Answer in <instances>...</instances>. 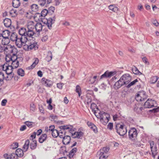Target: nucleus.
Masks as SVG:
<instances>
[{"label": "nucleus", "instance_id": "obj_49", "mask_svg": "<svg viewBox=\"0 0 159 159\" xmlns=\"http://www.w3.org/2000/svg\"><path fill=\"white\" fill-rule=\"evenodd\" d=\"M138 82V80L137 79H136L134 80L133 81L130 82L129 84L128 85H127L126 87L128 88H129L131 86L134 85L135 83Z\"/></svg>", "mask_w": 159, "mask_h": 159}, {"label": "nucleus", "instance_id": "obj_23", "mask_svg": "<svg viewBox=\"0 0 159 159\" xmlns=\"http://www.w3.org/2000/svg\"><path fill=\"white\" fill-rule=\"evenodd\" d=\"M83 134V133L81 131L79 132H75L74 133V134L72 136L74 138H80V137H82Z\"/></svg>", "mask_w": 159, "mask_h": 159}, {"label": "nucleus", "instance_id": "obj_47", "mask_svg": "<svg viewBox=\"0 0 159 159\" xmlns=\"http://www.w3.org/2000/svg\"><path fill=\"white\" fill-rule=\"evenodd\" d=\"M39 4L41 6H43L46 2V0H38Z\"/></svg>", "mask_w": 159, "mask_h": 159}, {"label": "nucleus", "instance_id": "obj_45", "mask_svg": "<svg viewBox=\"0 0 159 159\" xmlns=\"http://www.w3.org/2000/svg\"><path fill=\"white\" fill-rule=\"evenodd\" d=\"M76 92L78 93L79 97L80 96L81 94V88L79 85L76 86Z\"/></svg>", "mask_w": 159, "mask_h": 159}, {"label": "nucleus", "instance_id": "obj_10", "mask_svg": "<svg viewBox=\"0 0 159 159\" xmlns=\"http://www.w3.org/2000/svg\"><path fill=\"white\" fill-rule=\"evenodd\" d=\"M137 133L136 129L134 128H131L129 131V138L131 140H134L137 136Z\"/></svg>", "mask_w": 159, "mask_h": 159}, {"label": "nucleus", "instance_id": "obj_46", "mask_svg": "<svg viewBox=\"0 0 159 159\" xmlns=\"http://www.w3.org/2000/svg\"><path fill=\"white\" fill-rule=\"evenodd\" d=\"M102 111H100V110H96V109L93 111V113L97 118H99V116H100L101 114L100 113Z\"/></svg>", "mask_w": 159, "mask_h": 159}, {"label": "nucleus", "instance_id": "obj_61", "mask_svg": "<svg viewBox=\"0 0 159 159\" xmlns=\"http://www.w3.org/2000/svg\"><path fill=\"white\" fill-rule=\"evenodd\" d=\"M150 148L151 149V151H152V149H154V148L155 147V146H154V142L153 141L151 142L150 143Z\"/></svg>", "mask_w": 159, "mask_h": 159}, {"label": "nucleus", "instance_id": "obj_37", "mask_svg": "<svg viewBox=\"0 0 159 159\" xmlns=\"http://www.w3.org/2000/svg\"><path fill=\"white\" fill-rule=\"evenodd\" d=\"M72 128L73 126L70 125H62L60 127V128L63 129L64 131L65 129H72Z\"/></svg>", "mask_w": 159, "mask_h": 159}, {"label": "nucleus", "instance_id": "obj_53", "mask_svg": "<svg viewBox=\"0 0 159 159\" xmlns=\"http://www.w3.org/2000/svg\"><path fill=\"white\" fill-rule=\"evenodd\" d=\"M92 130H93L94 132L96 133L97 132V129L96 127L94 125H92V126L90 128Z\"/></svg>", "mask_w": 159, "mask_h": 159}, {"label": "nucleus", "instance_id": "obj_12", "mask_svg": "<svg viewBox=\"0 0 159 159\" xmlns=\"http://www.w3.org/2000/svg\"><path fill=\"white\" fill-rule=\"evenodd\" d=\"M120 78L124 84L126 85L128 84L131 80V77L128 74H124Z\"/></svg>", "mask_w": 159, "mask_h": 159}, {"label": "nucleus", "instance_id": "obj_30", "mask_svg": "<svg viewBox=\"0 0 159 159\" xmlns=\"http://www.w3.org/2000/svg\"><path fill=\"white\" fill-rule=\"evenodd\" d=\"M39 62V60L37 58H36L32 64L29 67L30 69H33L37 65Z\"/></svg>", "mask_w": 159, "mask_h": 159}, {"label": "nucleus", "instance_id": "obj_32", "mask_svg": "<svg viewBox=\"0 0 159 159\" xmlns=\"http://www.w3.org/2000/svg\"><path fill=\"white\" fill-rule=\"evenodd\" d=\"M10 14L12 17H15L17 15V11L16 9H12L10 11Z\"/></svg>", "mask_w": 159, "mask_h": 159}, {"label": "nucleus", "instance_id": "obj_11", "mask_svg": "<svg viewBox=\"0 0 159 159\" xmlns=\"http://www.w3.org/2000/svg\"><path fill=\"white\" fill-rule=\"evenodd\" d=\"M56 19L55 16H54L52 18H49L48 19L46 20V22L45 23L44 22L45 24H46L47 25L49 29L51 30L52 28V24L54 23L55 21V20Z\"/></svg>", "mask_w": 159, "mask_h": 159}, {"label": "nucleus", "instance_id": "obj_17", "mask_svg": "<svg viewBox=\"0 0 159 159\" xmlns=\"http://www.w3.org/2000/svg\"><path fill=\"white\" fill-rule=\"evenodd\" d=\"M52 136L54 138H57L58 136H59L60 138L63 137V136L61 135V134H62V132L58 133L57 130L55 129L52 131L51 132Z\"/></svg>", "mask_w": 159, "mask_h": 159}, {"label": "nucleus", "instance_id": "obj_51", "mask_svg": "<svg viewBox=\"0 0 159 159\" xmlns=\"http://www.w3.org/2000/svg\"><path fill=\"white\" fill-rule=\"evenodd\" d=\"M18 146V143H13L11 145V148L12 149H15Z\"/></svg>", "mask_w": 159, "mask_h": 159}, {"label": "nucleus", "instance_id": "obj_19", "mask_svg": "<svg viewBox=\"0 0 159 159\" xmlns=\"http://www.w3.org/2000/svg\"><path fill=\"white\" fill-rule=\"evenodd\" d=\"M3 23L5 26L9 27L11 25V20L8 18H5L3 20Z\"/></svg>", "mask_w": 159, "mask_h": 159}, {"label": "nucleus", "instance_id": "obj_24", "mask_svg": "<svg viewBox=\"0 0 159 159\" xmlns=\"http://www.w3.org/2000/svg\"><path fill=\"white\" fill-rule=\"evenodd\" d=\"M12 4L14 7L17 8L20 6V3L19 0H13Z\"/></svg>", "mask_w": 159, "mask_h": 159}, {"label": "nucleus", "instance_id": "obj_13", "mask_svg": "<svg viewBox=\"0 0 159 159\" xmlns=\"http://www.w3.org/2000/svg\"><path fill=\"white\" fill-rule=\"evenodd\" d=\"M115 74H116V72L115 71H109L107 70L101 76L100 79L101 80L103 78H110L114 75Z\"/></svg>", "mask_w": 159, "mask_h": 159}, {"label": "nucleus", "instance_id": "obj_3", "mask_svg": "<svg viewBox=\"0 0 159 159\" xmlns=\"http://www.w3.org/2000/svg\"><path fill=\"white\" fill-rule=\"evenodd\" d=\"M37 43V42L31 40H28H28L24 43L25 44L24 45V48H24V49L27 50H32L34 48L35 50L38 48Z\"/></svg>", "mask_w": 159, "mask_h": 159}, {"label": "nucleus", "instance_id": "obj_4", "mask_svg": "<svg viewBox=\"0 0 159 159\" xmlns=\"http://www.w3.org/2000/svg\"><path fill=\"white\" fill-rule=\"evenodd\" d=\"M116 129L117 133L120 135L123 136L127 132V129L123 125L117 124L116 126Z\"/></svg>", "mask_w": 159, "mask_h": 159}, {"label": "nucleus", "instance_id": "obj_6", "mask_svg": "<svg viewBox=\"0 0 159 159\" xmlns=\"http://www.w3.org/2000/svg\"><path fill=\"white\" fill-rule=\"evenodd\" d=\"M145 92L143 91L139 92L135 97V99L137 101H142L147 98Z\"/></svg>", "mask_w": 159, "mask_h": 159}, {"label": "nucleus", "instance_id": "obj_43", "mask_svg": "<svg viewBox=\"0 0 159 159\" xmlns=\"http://www.w3.org/2000/svg\"><path fill=\"white\" fill-rule=\"evenodd\" d=\"M109 150V148L104 147L102 149H101L100 150V152H103L104 154L107 155V153Z\"/></svg>", "mask_w": 159, "mask_h": 159}, {"label": "nucleus", "instance_id": "obj_33", "mask_svg": "<svg viewBox=\"0 0 159 159\" xmlns=\"http://www.w3.org/2000/svg\"><path fill=\"white\" fill-rule=\"evenodd\" d=\"M132 70L133 73L136 75H140L142 74V73L140 72L136 68V67L135 66L132 68Z\"/></svg>", "mask_w": 159, "mask_h": 159}, {"label": "nucleus", "instance_id": "obj_54", "mask_svg": "<svg viewBox=\"0 0 159 159\" xmlns=\"http://www.w3.org/2000/svg\"><path fill=\"white\" fill-rule=\"evenodd\" d=\"M150 111L155 113L159 112V107L150 110Z\"/></svg>", "mask_w": 159, "mask_h": 159}, {"label": "nucleus", "instance_id": "obj_40", "mask_svg": "<svg viewBox=\"0 0 159 159\" xmlns=\"http://www.w3.org/2000/svg\"><path fill=\"white\" fill-rule=\"evenodd\" d=\"M99 152V159H106L108 157V156L106 154H104L103 152Z\"/></svg>", "mask_w": 159, "mask_h": 159}, {"label": "nucleus", "instance_id": "obj_42", "mask_svg": "<svg viewBox=\"0 0 159 159\" xmlns=\"http://www.w3.org/2000/svg\"><path fill=\"white\" fill-rule=\"evenodd\" d=\"M11 55H6V57L5 60L6 61V62L5 63H7L8 64V63H10L11 62Z\"/></svg>", "mask_w": 159, "mask_h": 159}, {"label": "nucleus", "instance_id": "obj_1", "mask_svg": "<svg viewBox=\"0 0 159 159\" xmlns=\"http://www.w3.org/2000/svg\"><path fill=\"white\" fill-rule=\"evenodd\" d=\"M42 24L40 23H37L36 24L32 21H30L27 24L26 28L22 27L20 30V33L21 34H25L28 37H32L33 36H36V34L34 30L38 33V35L40 34L39 32L42 31L43 27Z\"/></svg>", "mask_w": 159, "mask_h": 159}, {"label": "nucleus", "instance_id": "obj_21", "mask_svg": "<svg viewBox=\"0 0 159 159\" xmlns=\"http://www.w3.org/2000/svg\"><path fill=\"white\" fill-rule=\"evenodd\" d=\"M10 65L12 66L13 68H17L19 66V60H16L15 61H12L10 63Z\"/></svg>", "mask_w": 159, "mask_h": 159}, {"label": "nucleus", "instance_id": "obj_28", "mask_svg": "<svg viewBox=\"0 0 159 159\" xmlns=\"http://www.w3.org/2000/svg\"><path fill=\"white\" fill-rule=\"evenodd\" d=\"M55 10V7H53L51 6L49 7L47 10L48 14L50 15H52L54 12Z\"/></svg>", "mask_w": 159, "mask_h": 159}, {"label": "nucleus", "instance_id": "obj_56", "mask_svg": "<svg viewBox=\"0 0 159 159\" xmlns=\"http://www.w3.org/2000/svg\"><path fill=\"white\" fill-rule=\"evenodd\" d=\"M107 86V85L103 83L102 84L99 86V87L102 89L105 90L106 89V88Z\"/></svg>", "mask_w": 159, "mask_h": 159}, {"label": "nucleus", "instance_id": "obj_62", "mask_svg": "<svg viewBox=\"0 0 159 159\" xmlns=\"http://www.w3.org/2000/svg\"><path fill=\"white\" fill-rule=\"evenodd\" d=\"M7 102V100L6 99H4L3 100L1 103V105L2 106H5L6 105V103Z\"/></svg>", "mask_w": 159, "mask_h": 159}, {"label": "nucleus", "instance_id": "obj_8", "mask_svg": "<svg viewBox=\"0 0 159 159\" xmlns=\"http://www.w3.org/2000/svg\"><path fill=\"white\" fill-rule=\"evenodd\" d=\"M10 32L7 30H6L3 31L2 33V34L3 36V39L2 40V43L6 44L8 43L9 40L8 37L10 35Z\"/></svg>", "mask_w": 159, "mask_h": 159}, {"label": "nucleus", "instance_id": "obj_2", "mask_svg": "<svg viewBox=\"0 0 159 159\" xmlns=\"http://www.w3.org/2000/svg\"><path fill=\"white\" fill-rule=\"evenodd\" d=\"M21 29V28L19 31V33L20 36H18L15 33H12L10 36L11 40L12 41H15L16 46L19 48H21L23 43H25L28 40V36L26 35V33L21 34L20 32Z\"/></svg>", "mask_w": 159, "mask_h": 159}, {"label": "nucleus", "instance_id": "obj_16", "mask_svg": "<svg viewBox=\"0 0 159 159\" xmlns=\"http://www.w3.org/2000/svg\"><path fill=\"white\" fill-rule=\"evenodd\" d=\"M61 138L63 139L62 142L64 144L67 145L69 143L70 140V137L69 136H63V137Z\"/></svg>", "mask_w": 159, "mask_h": 159}, {"label": "nucleus", "instance_id": "obj_39", "mask_svg": "<svg viewBox=\"0 0 159 159\" xmlns=\"http://www.w3.org/2000/svg\"><path fill=\"white\" fill-rule=\"evenodd\" d=\"M9 156L11 159H18L19 157L15 152L11 153Z\"/></svg>", "mask_w": 159, "mask_h": 159}, {"label": "nucleus", "instance_id": "obj_38", "mask_svg": "<svg viewBox=\"0 0 159 159\" xmlns=\"http://www.w3.org/2000/svg\"><path fill=\"white\" fill-rule=\"evenodd\" d=\"M5 79V77L4 73L0 72V84L2 85L3 83V80Z\"/></svg>", "mask_w": 159, "mask_h": 159}, {"label": "nucleus", "instance_id": "obj_44", "mask_svg": "<svg viewBox=\"0 0 159 159\" xmlns=\"http://www.w3.org/2000/svg\"><path fill=\"white\" fill-rule=\"evenodd\" d=\"M7 74V77L6 78L5 77V79L7 80H11L13 78L14 75V73Z\"/></svg>", "mask_w": 159, "mask_h": 159}, {"label": "nucleus", "instance_id": "obj_31", "mask_svg": "<svg viewBox=\"0 0 159 159\" xmlns=\"http://www.w3.org/2000/svg\"><path fill=\"white\" fill-rule=\"evenodd\" d=\"M30 143V140L29 139H27L25 141V143L23 147L25 151H27L28 148Z\"/></svg>", "mask_w": 159, "mask_h": 159}, {"label": "nucleus", "instance_id": "obj_18", "mask_svg": "<svg viewBox=\"0 0 159 159\" xmlns=\"http://www.w3.org/2000/svg\"><path fill=\"white\" fill-rule=\"evenodd\" d=\"M77 150V149L76 148H73L70 151L68 155L69 158L71 159L73 158Z\"/></svg>", "mask_w": 159, "mask_h": 159}, {"label": "nucleus", "instance_id": "obj_36", "mask_svg": "<svg viewBox=\"0 0 159 159\" xmlns=\"http://www.w3.org/2000/svg\"><path fill=\"white\" fill-rule=\"evenodd\" d=\"M157 148L155 146L154 148V149H152V151H151L152 152V157L154 159L155 158L156 155H157L158 153V152H157Z\"/></svg>", "mask_w": 159, "mask_h": 159}, {"label": "nucleus", "instance_id": "obj_35", "mask_svg": "<svg viewBox=\"0 0 159 159\" xmlns=\"http://www.w3.org/2000/svg\"><path fill=\"white\" fill-rule=\"evenodd\" d=\"M31 9L32 11L36 12L38 10V5L35 4H33L31 6Z\"/></svg>", "mask_w": 159, "mask_h": 159}, {"label": "nucleus", "instance_id": "obj_7", "mask_svg": "<svg viewBox=\"0 0 159 159\" xmlns=\"http://www.w3.org/2000/svg\"><path fill=\"white\" fill-rule=\"evenodd\" d=\"M156 102L151 99H148L145 102L144 107L145 108H150L153 107H157Z\"/></svg>", "mask_w": 159, "mask_h": 159}, {"label": "nucleus", "instance_id": "obj_34", "mask_svg": "<svg viewBox=\"0 0 159 159\" xmlns=\"http://www.w3.org/2000/svg\"><path fill=\"white\" fill-rule=\"evenodd\" d=\"M37 146L36 141L35 140L33 141L30 144V148L31 149H35Z\"/></svg>", "mask_w": 159, "mask_h": 159}, {"label": "nucleus", "instance_id": "obj_9", "mask_svg": "<svg viewBox=\"0 0 159 159\" xmlns=\"http://www.w3.org/2000/svg\"><path fill=\"white\" fill-rule=\"evenodd\" d=\"M13 69L12 66L9 63H5L2 67V69L6 71L7 74L13 73H12V69Z\"/></svg>", "mask_w": 159, "mask_h": 159}, {"label": "nucleus", "instance_id": "obj_20", "mask_svg": "<svg viewBox=\"0 0 159 159\" xmlns=\"http://www.w3.org/2000/svg\"><path fill=\"white\" fill-rule=\"evenodd\" d=\"M47 139V135L46 134H42L39 138V141L40 143H42Z\"/></svg>", "mask_w": 159, "mask_h": 159}, {"label": "nucleus", "instance_id": "obj_25", "mask_svg": "<svg viewBox=\"0 0 159 159\" xmlns=\"http://www.w3.org/2000/svg\"><path fill=\"white\" fill-rule=\"evenodd\" d=\"M52 54L50 51H49L48 52L47 56L46 57V59L48 62L50 61L52 58Z\"/></svg>", "mask_w": 159, "mask_h": 159}, {"label": "nucleus", "instance_id": "obj_52", "mask_svg": "<svg viewBox=\"0 0 159 159\" xmlns=\"http://www.w3.org/2000/svg\"><path fill=\"white\" fill-rule=\"evenodd\" d=\"M96 105L93 103H92L91 104L90 106V108L92 109V111L93 112L95 110L96 108Z\"/></svg>", "mask_w": 159, "mask_h": 159}, {"label": "nucleus", "instance_id": "obj_55", "mask_svg": "<svg viewBox=\"0 0 159 159\" xmlns=\"http://www.w3.org/2000/svg\"><path fill=\"white\" fill-rule=\"evenodd\" d=\"M32 122L30 121H26L25 122V125L29 127H32Z\"/></svg>", "mask_w": 159, "mask_h": 159}, {"label": "nucleus", "instance_id": "obj_58", "mask_svg": "<svg viewBox=\"0 0 159 159\" xmlns=\"http://www.w3.org/2000/svg\"><path fill=\"white\" fill-rule=\"evenodd\" d=\"M64 84L62 83H59L57 84V87L60 89H61Z\"/></svg>", "mask_w": 159, "mask_h": 159}, {"label": "nucleus", "instance_id": "obj_14", "mask_svg": "<svg viewBox=\"0 0 159 159\" xmlns=\"http://www.w3.org/2000/svg\"><path fill=\"white\" fill-rule=\"evenodd\" d=\"M122 79L120 78V79L117 81L113 85V87L114 89L117 90L120 88L122 86L125 85L122 80Z\"/></svg>", "mask_w": 159, "mask_h": 159}, {"label": "nucleus", "instance_id": "obj_27", "mask_svg": "<svg viewBox=\"0 0 159 159\" xmlns=\"http://www.w3.org/2000/svg\"><path fill=\"white\" fill-rule=\"evenodd\" d=\"M159 77L157 76L152 77L150 79V82L151 84L155 83L158 80Z\"/></svg>", "mask_w": 159, "mask_h": 159}, {"label": "nucleus", "instance_id": "obj_57", "mask_svg": "<svg viewBox=\"0 0 159 159\" xmlns=\"http://www.w3.org/2000/svg\"><path fill=\"white\" fill-rule=\"evenodd\" d=\"M152 22L153 24L155 26H158L159 23L157 20L153 19L152 20Z\"/></svg>", "mask_w": 159, "mask_h": 159}, {"label": "nucleus", "instance_id": "obj_64", "mask_svg": "<svg viewBox=\"0 0 159 159\" xmlns=\"http://www.w3.org/2000/svg\"><path fill=\"white\" fill-rule=\"evenodd\" d=\"M97 78V76H94L93 78H91L90 79V80H92V81L91 82L92 84H93L96 81V79Z\"/></svg>", "mask_w": 159, "mask_h": 159}, {"label": "nucleus", "instance_id": "obj_50", "mask_svg": "<svg viewBox=\"0 0 159 159\" xmlns=\"http://www.w3.org/2000/svg\"><path fill=\"white\" fill-rule=\"evenodd\" d=\"M7 49V48L5 47L3 45H0V53L5 52Z\"/></svg>", "mask_w": 159, "mask_h": 159}, {"label": "nucleus", "instance_id": "obj_22", "mask_svg": "<svg viewBox=\"0 0 159 159\" xmlns=\"http://www.w3.org/2000/svg\"><path fill=\"white\" fill-rule=\"evenodd\" d=\"M15 153L18 155L19 157H21L24 155L23 150L20 149L18 148L16 150Z\"/></svg>", "mask_w": 159, "mask_h": 159}, {"label": "nucleus", "instance_id": "obj_41", "mask_svg": "<svg viewBox=\"0 0 159 159\" xmlns=\"http://www.w3.org/2000/svg\"><path fill=\"white\" fill-rule=\"evenodd\" d=\"M17 74L20 76H23L25 75L24 70L20 68L17 71Z\"/></svg>", "mask_w": 159, "mask_h": 159}, {"label": "nucleus", "instance_id": "obj_26", "mask_svg": "<svg viewBox=\"0 0 159 159\" xmlns=\"http://www.w3.org/2000/svg\"><path fill=\"white\" fill-rule=\"evenodd\" d=\"M109 8L110 10L115 12H116L118 10V8L114 5H111L109 6Z\"/></svg>", "mask_w": 159, "mask_h": 159}, {"label": "nucleus", "instance_id": "obj_29", "mask_svg": "<svg viewBox=\"0 0 159 159\" xmlns=\"http://www.w3.org/2000/svg\"><path fill=\"white\" fill-rule=\"evenodd\" d=\"M48 12L47 10L44 9L42 11L41 14L39 13H38L37 14H39V16L44 17L46 15H47V14H48Z\"/></svg>", "mask_w": 159, "mask_h": 159}, {"label": "nucleus", "instance_id": "obj_63", "mask_svg": "<svg viewBox=\"0 0 159 159\" xmlns=\"http://www.w3.org/2000/svg\"><path fill=\"white\" fill-rule=\"evenodd\" d=\"M30 109L31 110L34 111L35 110V106L33 104H30Z\"/></svg>", "mask_w": 159, "mask_h": 159}, {"label": "nucleus", "instance_id": "obj_60", "mask_svg": "<svg viewBox=\"0 0 159 159\" xmlns=\"http://www.w3.org/2000/svg\"><path fill=\"white\" fill-rule=\"evenodd\" d=\"M107 128L110 130H111L113 127V124L111 123H109L107 126Z\"/></svg>", "mask_w": 159, "mask_h": 159}, {"label": "nucleus", "instance_id": "obj_59", "mask_svg": "<svg viewBox=\"0 0 159 159\" xmlns=\"http://www.w3.org/2000/svg\"><path fill=\"white\" fill-rule=\"evenodd\" d=\"M55 126L53 125H50L49 127V132H51L53 131V130H55L54 129Z\"/></svg>", "mask_w": 159, "mask_h": 159}, {"label": "nucleus", "instance_id": "obj_5", "mask_svg": "<svg viewBox=\"0 0 159 159\" xmlns=\"http://www.w3.org/2000/svg\"><path fill=\"white\" fill-rule=\"evenodd\" d=\"M100 116L99 117L101 122L104 125H106L109 121V115L103 111L100 113Z\"/></svg>", "mask_w": 159, "mask_h": 159}, {"label": "nucleus", "instance_id": "obj_15", "mask_svg": "<svg viewBox=\"0 0 159 159\" xmlns=\"http://www.w3.org/2000/svg\"><path fill=\"white\" fill-rule=\"evenodd\" d=\"M42 82L43 84L47 87H50L52 85V82L50 80L43 78L42 79Z\"/></svg>", "mask_w": 159, "mask_h": 159}, {"label": "nucleus", "instance_id": "obj_48", "mask_svg": "<svg viewBox=\"0 0 159 159\" xmlns=\"http://www.w3.org/2000/svg\"><path fill=\"white\" fill-rule=\"evenodd\" d=\"M11 62L12 61H15L16 60H18L20 58H18L17 57L15 54H13L12 56H11Z\"/></svg>", "mask_w": 159, "mask_h": 159}]
</instances>
